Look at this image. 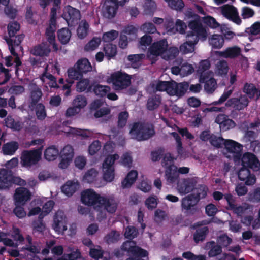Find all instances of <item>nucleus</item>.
<instances>
[{
    "label": "nucleus",
    "mask_w": 260,
    "mask_h": 260,
    "mask_svg": "<svg viewBox=\"0 0 260 260\" xmlns=\"http://www.w3.org/2000/svg\"><path fill=\"white\" fill-rule=\"evenodd\" d=\"M225 139L220 137H217V136L212 134L211 138L210 141V143L213 146L217 148H222L224 145Z\"/></svg>",
    "instance_id": "nucleus-59"
},
{
    "label": "nucleus",
    "mask_w": 260,
    "mask_h": 260,
    "mask_svg": "<svg viewBox=\"0 0 260 260\" xmlns=\"http://www.w3.org/2000/svg\"><path fill=\"white\" fill-rule=\"evenodd\" d=\"M165 176L168 183L173 184L175 183L179 178L177 167L175 165H170L166 168Z\"/></svg>",
    "instance_id": "nucleus-24"
},
{
    "label": "nucleus",
    "mask_w": 260,
    "mask_h": 260,
    "mask_svg": "<svg viewBox=\"0 0 260 260\" xmlns=\"http://www.w3.org/2000/svg\"><path fill=\"white\" fill-rule=\"evenodd\" d=\"M118 36V32L112 30L103 34L102 40L105 42H110L114 40Z\"/></svg>",
    "instance_id": "nucleus-62"
},
{
    "label": "nucleus",
    "mask_w": 260,
    "mask_h": 260,
    "mask_svg": "<svg viewBox=\"0 0 260 260\" xmlns=\"http://www.w3.org/2000/svg\"><path fill=\"white\" fill-rule=\"evenodd\" d=\"M249 103V101L247 96L240 94L238 96L229 99L226 102L225 106L239 111L246 108Z\"/></svg>",
    "instance_id": "nucleus-6"
},
{
    "label": "nucleus",
    "mask_w": 260,
    "mask_h": 260,
    "mask_svg": "<svg viewBox=\"0 0 260 260\" xmlns=\"http://www.w3.org/2000/svg\"><path fill=\"white\" fill-rule=\"evenodd\" d=\"M224 40L222 35H213L209 39V43L212 48L219 49L224 44Z\"/></svg>",
    "instance_id": "nucleus-42"
},
{
    "label": "nucleus",
    "mask_w": 260,
    "mask_h": 260,
    "mask_svg": "<svg viewBox=\"0 0 260 260\" xmlns=\"http://www.w3.org/2000/svg\"><path fill=\"white\" fill-rule=\"evenodd\" d=\"M209 229L207 226H203L198 228L193 234V240L196 243L203 242L206 238Z\"/></svg>",
    "instance_id": "nucleus-34"
},
{
    "label": "nucleus",
    "mask_w": 260,
    "mask_h": 260,
    "mask_svg": "<svg viewBox=\"0 0 260 260\" xmlns=\"http://www.w3.org/2000/svg\"><path fill=\"white\" fill-rule=\"evenodd\" d=\"M76 84V90L79 92L84 91L91 92L92 89V83L90 84V80L88 79H81Z\"/></svg>",
    "instance_id": "nucleus-32"
},
{
    "label": "nucleus",
    "mask_w": 260,
    "mask_h": 260,
    "mask_svg": "<svg viewBox=\"0 0 260 260\" xmlns=\"http://www.w3.org/2000/svg\"><path fill=\"white\" fill-rule=\"evenodd\" d=\"M251 170L249 168L242 166L238 173L239 179L245 181V184L248 186L253 185L256 180L255 176L251 172Z\"/></svg>",
    "instance_id": "nucleus-14"
},
{
    "label": "nucleus",
    "mask_w": 260,
    "mask_h": 260,
    "mask_svg": "<svg viewBox=\"0 0 260 260\" xmlns=\"http://www.w3.org/2000/svg\"><path fill=\"white\" fill-rule=\"evenodd\" d=\"M66 10L67 13L64 14V18L69 26H74L80 19V12L78 9L70 5L67 6Z\"/></svg>",
    "instance_id": "nucleus-16"
},
{
    "label": "nucleus",
    "mask_w": 260,
    "mask_h": 260,
    "mask_svg": "<svg viewBox=\"0 0 260 260\" xmlns=\"http://www.w3.org/2000/svg\"><path fill=\"white\" fill-rule=\"evenodd\" d=\"M168 47L167 42L165 40H160L153 43L149 47L147 56L150 58L151 56H158L163 54Z\"/></svg>",
    "instance_id": "nucleus-15"
},
{
    "label": "nucleus",
    "mask_w": 260,
    "mask_h": 260,
    "mask_svg": "<svg viewBox=\"0 0 260 260\" xmlns=\"http://www.w3.org/2000/svg\"><path fill=\"white\" fill-rule=\"evenodd\" d=\"M43 146L37 149L23 150L20 157L21 164L23 167L30 168L38 164L41 159Z\"/></svg>",
    "instance_id": "nucleus-2"
},
{
    "label": "nucleus",
    "mask_w": 260,
    "mask_h": 260,
    "mask_svg": "<svg viewBox=\"0 0 260 260\" xmlns=\"http://www.w3.org/2000/svg\"><path fill=\"white\" fill-rule=\"evenodd\" d=\"M187 41L180 46V50L184 54L192 52L194 50V46L198 42L195 41L192 38L186 35Z\"/></svg>",
    "instance_id": "nucleus-30"
},
{
    "label": "nucleus",
    "mask_w": 260,
    "mask_h": 260,
    "mask_svg": "<svg viewBox=\"0 0 260 260\" xmlns=\"http://www.w3.org/2000/svg\"><path fill=\"white\" fill-rule=\"evenodd\" d=\"M86 98L82 95H78L73 102V105L75 106L79 110L84 108L87 105Z\"/></svg>",
    "instance_id": "nucleus-54"
},
{
    "label": "nucleus",
    "mask_w": 260,
    "mask_h": 260,
    "mask_svg": "<svg viewBox=\"0 0 260 260\" xmlns=\"http://www.w3.org/2000/svg\"><path fill=\"white\" fill-rule=\"evenodd\" d=\"M199 201L193 194H189L183 198L181 200V207L188 215H193L198 210L197 206Z\"/></svg>",
    "instance_id": "nucleus-10"
},
{
    "label": "nucleus",
    "mask_w": 260,
    "mask_h": 260,
    "mask_svg": "<svg viewBox=\"0 0 260 260\" xmlns=\"http://www.w3.org/2000/svg\"><path fill=\"white\" fill-rule=\"evenodd\" d=\"M224 146L228 152L233 154L235 161L240 160L243 150L241 144L234 140L227 139L224 141Z\"/></svg>",
    "instance_id": "nucleus-12"
},
{
    "label": "nucleus",
    "mask_w": 260,
    "mask_h": 260,
    "mask_svg": "<svg viewBox=\"0 0 260 260\" xmlns=\"http://www.w3.org/2000/svg\"><path fill=\"white\" fill-rule=\"evenodd\" d=\"M67 217L64 212L61 210L57 211L53 217L52 228L57 233L60 234L67 230Z\"/></svg>",
    "instance_id": "nucleus-9"
},
{
    "label": "nucleus",
    "mask_w": 260,
    "mask_h": 260,
    "mask_svg": "<svg viewBox=\"0 0 260 260\" xmlns=\"http://www.w3.org/2000/svg\"><path fill=\"white\" fill-rule=\"evenodd\" d=\"M103 197L96 193L93 189H88L81 193V200L83 204L88 206L98 204L99 206Z\"/></svg>",
    "instance_id": "nucleus-8"
},
{
    "label": "nucleus",
    "mask_w": 260,
    "mask_h": 260,
    "mask_svg": "<svg viewBox=\"0 0 260 260\" xmlns=\"http://www.w3.org/2000/svg\"><path fill=\"white\" fill-rule=\"evenodd\" d=\"M172 82L158 80L157 81H155V83H152L151 86L156 91H167L170 93L171 88H172Z\"/></svg>",
    "instance_id": "nucleus-38"
},
{
    "label": "nucleus",
    "mask_w": 260,
    "mask_h": 260,
    "mask_svg": "<svg viewBox=\"0 0 260 260\" xmlns=\"http://www.w3.org/2000/svg\"><path fill=\"white\" fill-rule=\"evenodd\" d=\"M119 158L117 154L107 156L102 164L103 179L107 182H111L115 177V169L114 164Z\"/></svg>",
    "instance_id": "nucleus-5"
},
{
    "label": "nucleus",
    "mask_w": 260,
    "mask_h": 260,
    "mask_svg": "<svg viewBox=\"0 0 260 260\" xmlns=\"http://www.w3.org/2000/svg\"><path fill=\"white\" fill-rule=\"evenodd\" d=\"M14 183L12 171L6 169L0 170V189L9 188Z\"/></svg>",
    "instance_id": "nucleus-18"
},
{
    "label": "nucleus",
    "mask_w": 260,
    "mask_h": 260,
    "mask_svg": "<svg viewBox=\"0 0 260 260\" xmlns=\"http://www.w3.org/2000/svg\"><path fill=\"white\" fill-rule=\"evenodd\" d=\"M240 160L241 166L249 168L252 171H257L259 169L260 162L255 154L251 152H245L241 156Z\"/></svg>",
    "instance_id": "nucleus-7"
},
{
    "label": "nucleus",
    "mask_w": 260,
    "mask_h": 260,
    "mask_svg": "<svg viewBox=\"0 0 260 260\" xmlns=\"http://www.w3.org/2000/svg\"><path fill=\"white\" fill-rule=\"evenodd\" d=\"M152 42V37L150 35L145 34L140 38L139 42V47L145 50L148 46L151 45Z\"/></svg>",
    "instance_id": "nucleus-56"
},
{
    "label": "nucleus",
    "mask_w": 260,
    "mask_h": 260,
    "mask_svg": "<svg viewBox=\"0 0 260 260\" xmlns=\"http://www.w3.org/2000/svg\"><path fill=\"white\" fill-rule=\"evenodd\" d=\"M5 121L6 126L8 128L18 131L21 130L22 128L21 122L18 121H15L14 119L11 116H7Z\"/></svg>",
    "instance_id": "nucleus-46"
},
{
    "label": "nucleus",
    "mask_w": 260,
    "mask_h": 260,
    "mask_svg": "<svg viewBox=\"0 0 260 260\" xmlns=\"http://www.w3.org/2000/svg\"><path fill=\"white\" fill-rule=\"evenodd\" d=\"M75 64L76 68L79 69L83 75L92 70V66L87 58L79 59Z\"/></svg>",
    "instance_id": "nucleus-36"
},
{
    "label": "nucleus",
    "mask_w": 260,
    "mask_h": 260,
    "mask_svg": "<svg viewBox=\"0 0 260 260\" xmlns=\"http://www.w3.org/2000/svg\"><path fill=\"white\" fill-rule=\"evenodd\" d=\"M31 193L25 187H19L15 190L14 195L15 204H20L24 206L26 202L31 199Z\"/></svg>",
    "instance_id": "nucleus-17"
},
{
    "label": "nucleus",
    "mask_w": 260,
    "mask_h": 260,
    "mask_svg": "<svg viewBox=\"0 0 260 260\" xmlns=\"http://www.w3.org/2000/svg\"><path fill=\"white\" fill-rule=\"evenodd\" d=\"M215 121L219 125L220 128L223 131L233 128L236 125L235 122L232 119L228 118V116L224 114L218 115Z\"/></svg>",
    "instance_id": "nucleus-21"
},
{
    "label": "nucleus",
    "mask_w": 260,
    "mask_h": 260,
    "mask_svg": "<svg viewBox=\"0 0 260 260\" xmlns=\"http://www.w3.org/2000/svg\"><path fill=\"white\" fill-rule=\"evenodd\" d=\"M119 6L120 5L114 1L107 0L104 5L103 16L108 19L113 18L115 16Z\"/></svg>",
    "instance_id": "nucleus-20"
},
{
    "label": "nucleus",
    "mask_w": 260,
    "mask_h": 260,
    "mask_svg": "<svg viewBox=\"0 0 260 260\" xmlns=\"http://www.w3.org/2000/svg\"><path fill=\"white\" fill-rule=\"evenodd\" d=\"M211 249L208 252V255L210 257H215L222 252V247L220 245L215 244L214 241L210 242Z\"/></svg>",
    "instance_id": "nucleus-58"
},
{
    "label": "nucleus",
    "mask_w": 260,
    "mask_h": 260,
    "mask_svg": "<svg viewBox=\"0 0 260 260\" xmlns=\"http://www.w3.org/2000/svg\"><path fill=\"white\" fill-rule=\"evenodd\" d=\"M79 183L73 181H68L62 187L61 191L68 197L72 196L79 188Z\"/></svg>",
    "instance_id": "nucleus-26"
},
{
    "label": "nucleus",
    "mask_w": 260,
    "mask_h": 260,
    "mask_svg": "<svg viewBox=\"0 0 260 260\" xmlns=\"http://www.w3.org/2000/svg\"><path fill=\"white\" fill-rule=\"evenodd\" d=\"M210 62L208 59L202 60L199 62L197 72L200 75V81H204L205 77L211 75L210 71L206 72L210 69Z\"/></svg>",
    "instance_id": "nucleus-23"
},
{
    "label": "nucleus",
    "mask_w": 260,
    "mask_h": 260,
    "mask_svg": "<svg viewBox=\"0 0 260 260\" xmlns=\"http://www.w3.org/2000/svg\"><path fill=\"white\" fill-rule=\"evenodd\" d=\"M182 257L187 260H206V257L205 255H197L190 251L183 252L182 254Z\"/></svg>",
    "instance_id": "nucleus-63"
},
{
    "label": "nucleus",
    "mask_w": 260,
    "mask_h": 260,
    "mask_svg": "<svg viewBox=\"0 0 260 260\" xmlns=\"http://www.w3.org/2000/svg\"><path fill=\"white\" fill-rule=\"evenodd\" d=\"M19 148V144L16 141H11L3 145L2 151L4 154L12 155Z\"/></svg>",
    "instance_id": "nucleus-33"
},
{
    "label": "nucleus",
    "mask_w": 260,
    "mask_h": 260,
    "mask_svg": "<svg viewBox=\"0 0 260 260\" xmlns=\"http://www.w3.org/2000/svg\"><path fill=\"white\" fill-rule=\"evenodd\" d=\"M243 91L245 93L247 98L251 99L255 95L256 96V100L260 98V90H258L253 84L246 83L243 87Z\"/></svg>",
    "instance_id": "nucleus-28"
},
{
    "label": "nucleus",
    "mask_w": 260,
    "mask_h": 260,
    "mask_svg": "<svg viewBox=\"0 0 260 260\" xmlns=\"http://www.w3.org/2000/svg\"><path fill=\"white\" fill-rule=\"evenodd\" d=\"M101 42V39L99 37H94L84 46V50L87 52L95 50Z\"/></svg>",
    "instance_id": "nucleus-49"
},
{
    "label": "nucleus",
    "mask_w": 260,
    "mask_h": 260,
    "mask_svg": "<svg viewBox=\"0 0 260 260\" xmlns=\"http://www.w3.org/2000/svg\"><path fill=\"white\" fill-rule=\"evenodd\" d=\"M110 88L108 86L102 85L96 82L92 83V91L97 96H105L110 91Z\"/></svg>",
    "instance_id": "nucleus-37"
},
{
    "label": "nucleus",
    "mask_w": 260,
    "mask_h": 260,
    "mask_svg": "<svg viewBox=\"0 0 260 260\" xmlns=\"http://www.w3.org/2000/svg\"><path fill=\"white\" fill-rule=\"evenodd\" d=\"M37 118L38 120H43L47 116L45 106L42 103H39L35 107Z\"/></svg>",
    "instance_id": "nucleus-51"
},
{
    "label": "nucleus",
    "mask_w": 260,
    "mask_h": 260,
    "mask_svg": "<svg viewBox=\"0 0 260 260\" xmlns=\"http://www.w3.org/2000/svg\"><path fill=\"white\" fill-rule=\"evenodd\" d=\"M120 235L118 232L112 230L105 236L104 240L108 244L115 243L120 239Z\"/></svg>",
    "instance_id": "nucleus-50"
},
{
    "label": "nucleus",
    "mask_w": 260,
    "mask_h": 260,
    "mask_svg": "<svg viewBox=\"0 0 260 260\" xmlns=\"http://www.w3.org/2000/svg\"><path fill=\"white\" fill-rule=\"evenodd\" d=\"M203 22L208 26L212 28H216L220 26V24L217 22L216 19L211 16L205 17L203 18Z\"/></svg>",
    "instance_id": "nucleus-64"
},
{
    "label": "nucleus",
    "mask_w": 260,
    "mask_h": 260,
    "mask_svg": "<svg viewBox=\"0 0 260 260\" xmlns=\"http://www.w3.org/2000/svg\"><path fill=\"white\" fill-rule=\"evenodd\" d=\"M50 51L47 44L42 43L35 46L31 50V53L36 56L43 57L48 56Z\"/></svg>",
    "instance_id": "nucleus-27"
},
{
    "label": "nucleus",
    "mask_w": 260,
    "mask_h": 260,
    "mask_svg": "<svg viewBox=\"0 0 260 260\" xmlns=\"http://www.w3.org/2000/svg\"><path fill=\"white\" fill-rule=\"evenodd\" d=\"M188 26L190 29L187 34L189 37L192 38L196 42L199 40L205 41L207 39L208 34L206 27L203 26L199 20L190 21Z\"/></svg>",
    "instance_id": "nucleus-3"
},
{
    "label": "nucleus",
    "mask_w": 260,
    "mask_h": 260,
    "mask_svg": "<svg viewBox=\"0 0 260 260\" xmlns=\"http://www.w3.org/2000/svg\"><path fill=\"white\" fill-rule=\"evenodd\" d=\"M138 172L136 170L129 171L125 178L121 182V187L123 188H128L135 182L138 178Z\"/></svg>",
    "instance_id": "nucleus-29"
},
{
    "label": "nucleus",
    "mask_w": 260,
    "mask_h": 260,
    "mask_svg": "<svg viewBox=\"0 0 260 260\" xmlns=\"http://www.w3.org/2000/svg\"><path fill=\"white\" fill-rule=\"evenodd\" d=\"M221 12L225 18L236 24L240 25L242 21L239 16L238 10L233 5H223L221 7Z\"/></svg>",
    "instance_id": "nucleus-11"
},
{
    "label": "nucleus",
    "mask_w": 260,
    "mask_h": 260,
    "mask_svg": "<svg viewBox=\"0 0 260 260\" xmlns=\"http://www.w3.org/2000/svg\"><path fill=\"white\" fill-rule=\"evenodd\" d=\"M161 98L158 95H155L148 99L147 108L150 111H153L157 109L161 103Z\"/></svg>",
    "instance_id": "nucleus-48"
},
{
    "label": "nucleus",
    "mask_w": 260,
    "mask_h": 260,
    "mask_svg": "<svg viewBox=\"0 0 260 260\" xmlns=\"http://www.w3.org/2000/svg\"><path fill=\"white\" fill-rule=\"evenodd\" d=\"M99 206H104L107 212L113 213L117 209V204L113 198H107L103 197Z\"/></svg>",
    "instance_id": "nucleus-25"
},
{
    "label": "nucleus",
    "mask_w": 260,
    "mask_h": 260,
    "mask_svg": "<svg viewBox=\"0 0 260 260\" xmlns=\"http://www.w3.org/2000/svg\"><path fill=\"white\" fill-rule=\"evenodd\" d=\"M193 196L199 201L201 199L205 198L207 196L208 188L205 185H199L193 189Z\"/></svg>",
    "instance_id": "nucleus-41"
},
{
    "label": "nucleus",
    "mask_w": 260,
    "mask_h": 260,
    "mask_svg": "<svg viewBox=\"0 0 260 260\" xmlns=\"http://www.w3.org/2000/svg\"><path fill=\"white\" fill-rule=\"evenodd\" d=\"M67 73L70 80H78L82 79L83 76L81 71L76 68V64H74V67L68 69Z\"/></svg>",
    "instance_id": "nucleus-44"
},
{
    "label": "nucleus",
    "mask_w": 260,
    "mask_h": 260,
    "mask_svg": "<svg viewBox=\"0 0 260 260\" xmlns=\"http://www.w3.org/2000/svg\"><path fill=\"white\" fill-rule=\"evenodd\" d=\"M196 183V181L192 178L185 179L178 184V191L182 194L189 193L193 191Z\"/></svg>",
    "instance_id": "nucleus-22"
},
{
    "label": "nucleus",
    "mask_w": 260,
    "mask_h": 260,
    "mask_svg": "<svg viewBox=\"0 0 260 260\" xmlns=\"http://www.w3.org/2000/svg\"><path fill=\"white\" fill-rule=\"evenodd\" d=\"M172 84L170 94L173 95H176L178 98L183 96L186 93L189 86V83L187 82L177 83L173 81L172 82Z\"/></svg>",
    "instance_id": "nucleus-19"
},
{
    "label": "nucleus",
    "mask_w": 260,
    "mask_h": 260,
    "mask_svg": "<svg viewBox=\"0 0 260 260\" xmlns=\"http://www.w3.org/2000/svg\"><path fill=\"white\" fill-rule=\"evenodd\" d=\"M129 251L133 254V257L136 259H142V257H146L148 255V252L139 247H131Z\"/></svg>",
    "instance_id": "nucleus-47"
},
{
    "label": "nucleus",
    "mask_w": 260,
    "mask_h": 260,
    "mask_svg": "<svg viewBox=\"0 0 260 260\" xmlns=\"http://www.w3.org/2000/svg\"><path fill=\"white\" fill-rule=\"evenodd\" d=\"M20 25L16 21L11 22L8 25V32L10 38L15 36V34L20 29Z\"/></svg>",
    "instance_id": "nucleus-61"
},
{
    "label": "nucleus",
    "mask_w": 260,
    "mask_h": 260,
    "mask_svg": "<svg viewBox=\"0 0 260 260\" xmlns=\"http://www.w3.org/2000/svg\"><path fill=\"white\" fill-rule=\"evenodd\" d=\"M110 82L116 90L127 88L131 84L130 75L121 72H117L112 74L109 78Z\"/></svg>",
    "instance_id": "nucleus-4"
},
{
    "label": "nucleus",
    "mask_w": 260,
    "mask_h": 260,
    "mask_svg": "<svg viewBox=\"0 0 260 260\" xmlns=\"http://www.w3.org/2000/svg\"><path fill=\"white\" fill-rule=\"evenodd\" d=\"M129 114L128 112L125 111L119 113L118 116L117 126L119 128H123L127 121Z\"/></svg>",
    "instance_id": "nucleus-57"
},
{
    "label": "nucleus",
    "mask_w": 260,
    "mask_h": 260,
    "mask_svg": "<svg viewBox=\"0 0 260 260\" xmlns=\"http://www.w3.org/2000/svg\"><path fill=\"white\" fill-rule=\"evenodd\" d=\"M89 27V24L86 21H81L77 29L78 38L80 39H84L88 35Z\"/></svg>",
    "instance_id": "nucleus-43"
},
{
    "label": "nucleus",
    "mask_w": 260,
    "mask_h": 260,
    "mask_svg": "<svg viewBox=\"0 0 260 260\" xmlns=\"http://www.w3.org/2000/svg\"><path fill=\"white\" fill-rule=\"evenodd\" d=\"M210 75L205 77L204 81H200L204 83V89L208 93H212L216 88L217 82L214 78L210 77Z\"/></svg>",
    "instance_id": "nucleus-31"
},
{
    "label": "nucleus",
    "mask_w": 260,
    "mask_h": 260,
    "mask_svg": "<svg viewBox=\"0 0 260 260\" xmlns=\"http://www.w3.org/2000/svg\"><path fill=\"white\" fill-rule=\"evenodd\" d=\"M245 32L252 36L259 35L260 38V22L254 23L250 27L247 28Z\"/></svg>",
    "instance_id": "nucleus-60"
},
{
    "label": "nucleus",
    "mask_w": 260,
    "mask_h": 260,
    "mask_svg": "<svg viewBox=\"0 0 260 260\" xmlns=\"http://www.w3.org/2000/svg\"><path fill=\"white\" fill-rule=\"evenodd\" d=\"M55 17H51L49 21V27L46 29V34L48 36V40L51 43L55 40L54 30L52 29V26H55L56 25Z\"/></svg>",
    "instance_id": "nucleus-52"
},
{
    "label": "nucleus",
    "mask_w": 260,
    "mask_h": 260,
    "mask_svg": "<svg viewBox=\"0 0 260 260\" xmlns=\"http://www.w3.org/2000/svg\"><path fill=\"white\" fill-rule=\"evenodd\" d=\"M74 149L72 146H65L60 152L61 160L59 164V168L66 169L72 161L74 157Z\"/></svg>",
    "instance_id": "nucleus-13"
},
{
    "label": "nucleus",
    "mask_w": 260,
    "mask_h": 260,
    "mask_svg": "<svg viewBox=\"0 0 260 260\" xmlns=\"http://www.w3.org/2000/svg\"><path fill=\"white\" fill-rule=\"evenodd\" d=\"M42 92L38 87L33 89L30 92V101L29 104V108L34 109L42 96Z\"/></svg>",
    "instance_id": "nucleus-35"
},
{
    "label": "nucleus",
    "mask_w": 260,
    "mask_h": 260,
    "mask_svg": "<svg viewBox=\"0 0 260 260\" xmlns=\"http://www.w3.org/2000/svg\"><path fill=\"white\" fill-rule=\"evenodd\" d=\"M104 51L106 56L111 58L117 54L116 45L112 44H107L104 45Z\"/></svg>",
    "instance_id": "nucleus-55"
},
{
    "label": "nucleus",
    "mask_w": 260,
    "mask_h": 260,
    "mask_svg": "<svg viewBox=\"0 0 260 260\" xmlns=\"http://www.w3.org/2000/svg\"><path fill=\"white\" fill-rule=\"evenodd\" d=\"M59 150L54 145L48 147L44 151V158L48 161L55 160L59 155Z\"/></svg>",
    "instance_id": "nucleus-39"
},
{
    "label": "nucleus",
    "mask_w": 260,
    "mask_h": 260,
    "mask_svg": "<svg viewBox=\"0 0 260 260\" xmlns=\"http://www.w3.org/2000/svg\"><path fill=\"white\" fill-rule=\"evenodd\" d=\"M154 126L148 122H134L130 129L131 136L139 141L148 140L155 135Z\"/></svg>",
    "instance_id": "nucleus-1"
},
{
    "label": "nucleus",
    "mask_w": 260,
    "mask_h": 260,
    "mask_svg": "<svg viewBox=\"0 0 260 260\" xmlns=\"http://www.w3.org/2000/svg\"><path fill=\"white\" fill-rule=\"evenodd\" d=\"M98 172L94 168L88 170L83 176V180L89 183L93 182L98 176Z\"/></svg>",
    "instance_id": "nucleus-53"
},
{
    "label": "nucleus",
    "mask_w": 260,
    "mask_h": 260,
    "mask_svg": "<svg viewBox=\"0 0 260 260\" xmlns=\"http://www.w3.org/2000/svg\"><path fill=\"white\" fill-rule=\"evenodd\" d=\"M221 53L225 58H235L240 55L241 49L238 47L228 48Z\"/></svg>",
    "instance_id": "nucleus-45"
},
{
    "label": "nucleus",
    "mask_w": 260,
    "mask_h": 260,
    "mask_svg": "<svg viewBox=\"0 0 260 260\" xmlns=\"http://www.w3.org/2000/svg\"><path fill=\"white\" fill-rule=\"evenodd\" d=\"M57 37L59 41L62 44L68 43L71 37V32L68 28H62L57 31Z\"/></svg>",
    "instance_id": "nucleus-40"
}]
</instances>
